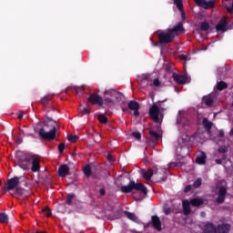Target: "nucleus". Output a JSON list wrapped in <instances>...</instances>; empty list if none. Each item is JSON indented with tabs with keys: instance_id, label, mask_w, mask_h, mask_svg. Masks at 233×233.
Segmentation results:
<instances>
[{
	"instance_id": "obj_1",
	"label": "nucleus",
	"mask_w": 233,
	"mask_h": 233,
	"mask_svg": "<svg viewBox=\"0 0 233 233\" xmlns=\"http://www.w3.org/2000/svg\"><path fill=\"white\" fill-rule=\"evenodd\" d=\"M44 125V127L39 129L38 136L47 141L56 139V136H57V122L48 118V116H45Z\"/></svg>"
},
{
	"instance_id": "obj_2",
	"label": "nucleus",
	"mask_w": 233,
	"mask_h": 233,
	"mask_svg": "<svg viewBox=\"0 0 233 233\" xmlns=\"http://www.w3.org/2000/svg\"><path fill=\"white\" fill-rule=\"evenodd\" d=\"M121 190L125 194H128V192H132V190H137V191L141 192L139 197H137L136 195L134 196L136 201H141V199H144V198H146L147 194H148V189L147 188V187H145V185H143L141 183L136 184V182H134V181H130L127 186H122Z\"/></svg>"
},
{
	"instance_id": "obj_3",
	"label": "nucleus",
	"mask_w": 233,
	"mask_h": 233,
	"mask_svg": "<svg viewBox=\"0 0 233 233\" xmlns=\"http://www.w3.org/2000/svg\"><path fill=\"white\" fill-rule=\"evenodd\" d=\"M183 33V25L177 24L171 29H167V32H162L158 34V37L160 39V43H171L174 41V37L176 35H179V34Z\"/></svg>"
},
{
	"instance_id": "obj_4",
	"label": "nucleus",
	"mask_w": 233,
	"mask_h": 233,
	"mask_svg": "<svg viewBox=\"0 0 233 233\" xmlns=\"http://www.w3.org/2000/svg\"><path fill=\"white\" fill-rule=\"evenodd\" d=\"M105 105H117L123 101L124 96L115 88L106 89L103 93Z\"/></svg>"
},
{
	"instance_id": "obj_5",
	"label": "nucleus",
	"mask_w": 233,
	"mask_h": 233,
	"mask_svg": "<svg viewBox=\"0 0 233 233\" xmlns=\"http://www.w3.org/2000/svg\"><path fill=\"white\" fill-rule=\"evenodd\" d=\"M15 161L23 170H30V155L25 151H16Z\"/></svg>"
},
{
	"instance_id": "obj_6",
	"label": "nucleus",
	"mask_w": 233,
	"mask_h": 233,
	"mask_svg": "<svg viewBox=\"0 0 233 233\" xmlns=\"http://www.w3.org/2000/svg\"><path fill=\"white\" fill-rule=\"evenodd\" d=\"M176 150L177 154H179V156H181L182 157H185V156H188V136L182 135V137L178 138Z\"/></svg>"
},
{
	"instance_id": "obj_7",
	"label": "nucleus",
	"mask_w": 233,
	"mask_h": 233,
	"mask_svg": "<svg viewBox=\"0 0 233 233\" xmlns=\"http://www.w3.org/2000/svg\"><path fill=\"white\" fill-rule=\"evenodd\" d=\"M167 172H168L167 169L162 168H157L155 170H152V168H148L147 170L140 169V175L142 176V177H144V179H147V181H150L152 176L156 174L158 176L159 179H163V177L161 176H165Z\"/></svg>"
},
{
	"instance_id": "obj_8",
	"label": "nucleus",
	"mask_w": 233,
	"mask_h": 233,
	"mask_svg": "<svg viewBox=\"0 0 233 233\" xmlns=\"http://www.w3.org/2000/svg\"><path fill=\"white\" fill-rule=\"evenodd\" d=\"M229 230L230 226L228 224L220 225L218 228L210 223L204 226V233H228Z\"/></svg>"
},
{
	"instance_id": "obj_9",
	"label": "nucleus",
	"mask_w": 233,
	"mask_h": 233,
	"mask_svg": "<svg viewBox=\"0 0 233 233\" xmlns=\"http://www.w3.org/2000/svg\"><path fill=\"white\" fill-rule=\"evenodd\" d=\"M149 114L155 123H161L163 121V108H159L157 106L153 105L149 109Z\"/></svg>"
},
{
	"instance_id": "obj_10",
	"label": "nucleus",
	"mask_w": 233,
	"mask_h": 233,
	"mask_svg": "<svg viewBox=\"0 0 233 233\" xmlns=\"http://www.w3.org/2000/svg\"><path fill=\"white\" fill-rule=\"evenodd\" d=\"M140 85L143 86H147L148 85L149 86H154L155 88H159L161 86V81L158 80V78H155L153 82L150 80L149 75H144L142 76Z\"/></svg>"
},
{
	"instance_id": "obj_11",
	"label": "nucleus",
	"mask_w": 233,
	"mask_h": 233,
	"mask_svg": "<svg viewBox=\"0 0 233 233\" xmlns=\"http://www.w3.org/2000/svg\"><path fill=\"white\" fill-rule=\"evenodd\" d=\"M31 163V172H40L41 170V158L37 155H31L30 157Z\"/></svg>"
},
{
	"instance_id": "obj_12",
	"label": "nucleus",
	"mask_w": 233,
	"mask_h": 233,
	"mask_svg": "<svg viewBox=\"0 0 233 233\" xmlns=\"http://www.w3.org/2000/svg\"><path fill=\"white\" fill-rule=\"evenodd\" d=\"M87 101L91 103V105H99V106H103V105H105V100H103V97L97 94H92L87 98Z\"/></svg>"
},
{
	"instance_id": "obj_13",
	"label": "nucleus",
	"mask_w": 233,
	"mask_h": 233,
	"mask_svg": "<svg viewBox=\"0 0 233 233\" xmlns=\"http://www.w3.org/2000/svg\"><path fill=\"white\" fill-rule=\"evenodd\" d=\"M19 187V177H14L12 178L7 179L6 188L7 190H14Z\"/></svg>"
},
{
	"instance_id": "obj_14",
	"label": "nucleus",
	"mask_w": 233,
	"mask_h": 233,
	"mask_svg": "<svg viewBox=\"0 0 233 233\" xmlns=\"http://www.w3.org/2000/svg\"><path fill=\"white\" fill-rule=\"evenodd\" d=\"M173 79L178 85H185V83H190V78L187 75H177L176 73L173 74Z\"/></svg>"
},
{
	"instance_id": "obj_15",
	"label": "nucleus",
	"mask_w": 233,
	"mask_h": 233,
	"mask_svg": "<svg viewBox=\"0 0 233 233\" xmlns=\"http://www.w3.org/2000/svg\"><path fill=\"white\" fill-rule=\"evenodd\" d=\"M198 6H201L202 8H212L214 6V1H207V0H194Z\"/></svg>"
},
{
	"instance_id": "obj_16",
	"label": "nucleus",
	"mask_w": 233,
	"mask_h": 233,
	"mask_svg": "<svg viewBox=\"0 0 233 233\" xmlns=\"http://www.w3.org/2000/svg\"><path fill=\"white\" fill-rule=\"evenodd\" d=\"M217 32H220L223 34V32H227V17H223L219 23L216 26Z\"/></svg>"
},
{
	"instance_id": "obj_17",
	"label": "nucleus",
	"mask_w": 233,
	"mask_h": 233,
	"mask_svg": "<svg viewBox=\"0 0 233 233\" xmlns=\"http://www.w3.org/2000/svg\"><path fill=\"white\" fill-rule=\"evenodd\" d=\"M225 196H227V187H225V186H222L219 187L217 202L223 203V201H225Z\"/></svg>"
},
{
	"instance_id": "obj_18",
	"label": "nucleus",
	"mask_w": 233,
	"mask_h": 233,
	"mask_svg": "<svg viewBox=\"0 0 233 233\" xmlns=\"http://www.w3.org/2000/svg\"><path fill=\"white\" fill-rule=\"evenodd\" d=\"M69 172L70 167H68L66 165H62L58 167V176H60V177H66Z\"/></svg>"
},
{
	"instance_id": "obj_19",
	"label": "nucleus",
	"mask_w": 233,
	"mask_h": 233,
	"mask_svg": "<svg viewBox=\"0 0 233 233\" xmlns=\"http://www.w3.org/2000/svg\"><path fill=\"white\" fill-rule=\"evenodd\" d=\"M152 225L156 230L160 231L161 230V220L157 216H152L151 217Z\"/></svg>"
},
{
	"instance_id": "obj_20",
	"label": "nucleus",
	"mask_w": 233,
	"mask_h": 233,
	"mask_svg": "<svg viewBox=\"0 0 233 233\" xmlns=\"http://www.w3.org/2000/svg\"><path fill=\"white\" fill-rule=\"evenodd\" d=\"M207 161V155L205 153H200L197 158H196V163H198V165H205Z\"/></svg>"
},
{
	"instance_id": "obj_21",
	"label": "nucleus",
	"mask_w": 233,
	"mask_h": 233,
	"mask_svg": "<svg viewBox=\"0 0 233 233\" xmlns=\"http://www.w3.org/2000/svg\"><path fill=\"white\" fill-rule=\"evenodd\" d=\"M28 177L26 176H21V177H18V185H20V187H28Z\"/></svg>"
},
{
	"instance_id": "obj_22",
	"label": "nucleus",
	"mask_w": 233,
	"mask_h": 233,
	"mask_svg": "<svg viewBox=\"0 0 233 233\" xmlns=\"http://www.w3.org/2000/svg\"><path fill=\"white\" fill-rule=\"evenodd\" d=\"M222 3L225 5V7L227 8L228 12H229V14L233 15L232 0H223Z\"/></svg>"
},
{
	"instance_id": "obj_23",
	"label": "nucleus",
	"mask_w": 233,
	"mask_h": 233,
	"mask_svg": "<svg viewBox=\"0 0 233 233\" xmlns=\"http://www.w3.org/2000/svg\"><path fill=\"white\" fill-rule=\"evenodd\" d=\"M190 205H191V203L188 200H184L182 202V207H183V209H184V214L186 216H188V214H190Z\"/></svg>"
},
{
	"instance_id": "obj_24",
	"label": "nucleus",
	"mask_w": 233,
	"mask_h": 233,
	"mask_svg": "<svg viewBox=\"0 0 233 233\" xmlns=\"http://www.w3.org/2000/svg\"><path fill=\"white\" fill-rule=\"evenodd\" d=\"M190 203L192 205V207H199L201 205H203V203H205V200H203V198H193L190 200Z\"/></svg>"
},
{
	"instance_id": "obj_25",
	"label": "nucleus",
	"mask_w": 233,
	"mask_h": 233,
	"mask_svg": "<svg viewBox=\"0 0 233 233\" xmlns=\"http://www.w3.org/2000/svg\"><path fill=\"white\" fill-rule=\"evenodd\" d=\"M125 214H126L127 218L128 219H130L131 221H135V223H137V221H139V219L137 218V216H136V214L130 213L128 211H125Z\"/></svg>"
},
{
	"instance_id": "obj_26",
	"label": "nucleus",
	"mask_w": 233,
	"mask_h": 233,
	"mask_svg": "<svg viewBox=\"0 0 233 233\" xmlns=\"http://www.w3.org/2000/svg\"><path fill=\"white\" fill-rule=\"evenodd\" d=\"M202 101L207 105V106H212V104L214 103V98H212V96H204Z\"/></svg>"
},
{
	"instance_id": "obj_27",
	"label": "nucleus",
	"mask_w": 233,
	"mask_h": 233,
	"mask_svg": "<svg viewBox=\"0 0 233 233\" xmlns=\"http://www.w3.org/2000/svg\"><path fill=\"white\" fill-rule=\"evenodd\" d=\"M8 215H6V213H0V223L4 225H8Z\"/></svg>"
},
{
	"instance_id": "obj_28",
	"label": "nucleus",
	"mask_w": 233,
	"mask_h": 233,
	"mask_svg": "<svg viewBox=\"0 0 233 233\" xmlns=\"http://www.w3.org/2000/svg\"><path fill=\"white\" fill-rule=\"evenodd\" d=\"M18 136H20V137H25V136H30V129L26 127L20 129Z\"/></svg>"
},
{
	"instance_id": "obj_29",
	"label": "nucleus",
	"mask_w": 233,
	"mask_h": 233,
	"mask_svg": "<svg viewBox=\"0 0 233 233\" xmlns=\"http://www.w3.org/2000/svg\"><path fill=\"white\" fill-rule=\"evenodd\" d=\"M203 125L208 132V134H210V128H212V123L208 121V119L204 118Z\"/></svg>"
},
{
	"instance_id": "obj_30",
	"label": "nucleus",
	"mask_w": 233,
	"mask_h": 233,
	"mask_svg": "<svg viewBox=\"0 0 233 233\" xmlns=\"http://www.w3.org/2000/svg\"><path fill=\"white\" fill-rule=\"evenodd\" d=\"M129 110H139V104L136 101H130L128 103Z\"/></svg>"
},
{
	"instance_id": "obj_31",
	"label": "nucleus",
	"mask_w": 233,
	"mask_h": 233,
	"mask_svg": "<svg viewBox=\"0 0 233 233\" xmlns=\"http://www.w3.org/2000/svg\"><path fill=\"white\" fill-rule=\"evenodd\" d=\"M149 136L153 141H157L161 137V134L155 132L154 130H149Z\"/></svg>"
},
{
	"instance_id": "obj_32",
	"label": "nucleus",
	"mask_w": 233,
	"mask_h": 233,
	"mask_svg": "<svg viewBox=\"0 0 233 233\" xmlns=\"http://www.w3.org/2000/svg\"><path fill=\"white\" fill-rule=\"evenodd\" d=\"M185 116H187V111L179 110L178 115L177 116V123H181V120L183 119V117H185Z\"/></svg>"
},
{
	"instance_id": "obj_33",
	"label": "nucleus",
	"mask_w": 233,
	"mask_h": 233,
	"mask_svg": "<svg viewBox=\"0 0 233 233\" xmlns=\"http://www.w3.org/2000/svg\"><path fill=\"white\" fill-rule=\"evenodd\" d=\"M174 4L178 8V10H180V12L183 10V1H181V0H174Z\"/></svg>"
},
{
	"instance_id": "obj_34",
	"label": "nucleus",
	"mask_w": 233,
	"mask_h": 233,
	"mask_svg": "<svg viewBox=\"0 0 233 233\" xmlns=\"http://www.w3.org/2000/svg\"><path fill=\"white\" fill-rule=\"evenodd\" d=\"M42 212H43L44 216H46V218H50L52 216V211L48 208H45L42 210Z\"/></svg>"
},
{
	"instance_id": "obj_35",
	"label": "nucleus",
	"mask_w": 233,
	"mask_h": 233,
	"mask_svg": "<svg viewBox=\"0 0 233 233\" xmlns=\"http://www.w3.org/2000/svg\"><path fill=\"white\" fill-rule=\"evenodd\" d=\"M83 170H84V174H85L86 176H87V177L92 174V169L90 168V166H86V167L83 168Z\"/></svg>"
},
{
	"instance_id": "obj_36",
	"label": "nucleus",
	"mask_w": 233,
	"mask_h": 233,
	"mask_svg": "<svg viewBox=\"0 0 233 233\" xmlns=\"http://www.w3.org/2000/svg\"><path fill=\"white\" fill-rule=\"evenodd\" d=\"M68 141H70V143H76V141H77V139H79V137L77 136H74V135H71L67 137Z\"/></svg>"
},
{
	"instance_id": "obj_37",
	"label": "nucleus",
	"mask_w": 233,
	"mask_h": 233,
	"mask_svg": "<svg viewBox=\"0 0 233 233\" xmlns=\"http://www.w3.org/2000/svg\"><path fill=\"white\" fill-rule=\"evenodd\" d=\"M201 30H204L205 32H207V30H208V28H210V25H208V23H202L201 26H200Z\"/></svg>"
},
{
	"instance_id": "obj_38",
	"label": "nucleus",
	"mask_w": 233,
	"mask_h": 233,
	"mask_svg": "<svg viewBox=\"0 0 233 233\" xmlns=\"http://www.w3.org/2000/svg\"><path fill=\"white\" fill-rule=\"evenodd\" d=\"M224 88H227V83L225 82H219L218 84V90H224Z\"/></svg>"
},
{
	"instance_id": "obj_39",
	"label": "nucleus",
	"mask_w": 233,
	"mask_h": 233,
	"mask_svg": "<svg viewBox=\"0 0 233 233\" xmlns=\"http://www.w3.org/2000/svg\"><path fill=\"white\" fill-rule=\"evenodd\" d=\"M98 120L100 121V123H106V121H108L106 116H105L104 115H99L98 116Z\"/></svg>"
},
{
	"instance_id": "obj_40",
	"label": "nucleus",
	"mask_w": 233,
	"mask_h": 233,
	"mask_svg": "<svg viewBox=\"0 0 233 233\" xmlns=\"http://www.w3.org/2000/svg\"><path fill=\"white\" fill-rule=\"evenodd\" d=\"M79 111L81 112V114H90V110L88 108L86 107H80Z\"/></svg>"
},
{
	"instance_id": "obj_41",
	"label": "nucleus",
	"mask_w": 233,
	"mask_h": 233,
	"mask_svg": "<svg viewBox=\"0 0 233 233\" xmlns=\"http://www.w3.org/2000/svg\"><path fill=\"white\" fill-rule=\"evenodd\" d=\"M15 143L16 145H21V143H23V137L18 135V137L15 138Z\"/></svg>"
},
{
	"instance_id": "obj_42",
	"label": "nucleus",
	"mask_w": 233,
	"mask_h": 233,
	"mask_svg": "<svg viewBox=\"0 0 233 233\" xmlns=\"http://www.w3.org/2000/svg\"><path fill=\"white\" fill-rule=\"evenodd\" d=\"M200 186H201V178H198V179H197V180L195 181L194 187H195V188H198V187H200Z\"/></svg>"
},
{
	"instance_id": "obj_43",
	"label": "nucleus",
	"mask_w": 233,
	"mask_h": 233,
	"mask_svg": "<svg viewBox=\"0 0 233 233\" xmlns=\"http://www.w3.org/2000/svg\"><path fill=\"white\" fill-rule=\"evenodd\" d=\"M72 199H74V195H68L67 196V200H66L67 205L72 204Z\"/></svg>"
},
{
	"instance_id": "obj_44",
	"label": "nucleus",
	"mask_w": 233,
	"mask_h": 233,
	"mask_svg": "<svg viewBox=\"0 0 233 233\" xmlns=\"http://www.w3.org/2000/svg\"><path fill=\"white\" fill-rule=\"evenodd\" d=\"M133 137H135V139H141V134L139 132H135L133 133Z\"/></svg>"
},
{
	"instance_id": "obj_45",
	"label": "nucleus",
	"mask_w": 233,
	"mask_h": 233,
	"mask_svg": "<svg viewBox=\"0 0 233 233\" xmlns=\"http://www.w3.org/2000/svg\"><path fill=\"white\" fill-rule=\"evenodd\" d=\"M218 152H220V154H225L227 152V147H219Z\"/></svg>"
},
{
	"instance_id": "obj_46",
	"label": "nucleus",
	"mask_w": 233,
	"mask_h": 233,
	"mask_svg": "<svg viewBox=\"0 0 233 233\" xmlns=\"http://www.w3.org/2000/svg\"><path fill=\"white\" fill-rule=\"evenodd\" d=\"M58 150H59L60 153H62L65 150V144H63V143L60 144L58 146Z\"/></svg>"
},
{
	"instance_id": "obj_47",
	"label": "nucleus",
	"mask_w": 233,
	"mask_h": 233,
	"mask_svg": "<svg viewBox=\"0 0 233 233\" xmlns=\"http://www.w3.org/2000/svg\"><path fill=\"white\" fill-rule=\"evenodd\" d=\"M179 59H182V60H188V56H185V55H180L179 56Z\"/></svg>"
},
{
	"instance_id": "obj_48",
	"label": "nucleus",
	"mask_w": 233,
	"mask_h": 233,
	"mask_svg": "<svg viewBox=\"0 0 233 233\" xmlns=\"http://www.w3.org/2000/svg\"><path fill=\"white\" fill-rule=\"evenodd\" d=\"M164 212H165V214H166L167 216H168V214H170L172 211L170 210V208H166L164 209Z\"/></svg>"
},
{
	"instance_id": "obj_49",
	"label": "nucleus",
	"mask_w": 233,
	"mask_h": 233,
	"mask_svg": "<svg viewBox=\"0 0 233 233\" xmlns=\"http://www.w3.org/2000/svg\"><path fill=\"white\" fill-rule=\"evenodd\" d=\"M168 167H169V168L172 167H177V163L171 162V163L168 164Z\"/></svg>"
},
{
	"instance_id": "obj_50",
	"label": "nucleus",
	"mask_w": 233,
	"mask_h": 233,
	"mask_svg": "<svg viewBox=\"0 0 233 233\" xmlns=\"http://www.w3.org/2000/svg\"><path fill=\"white\" fill-rule=\"evenodd\" d=\"M190 190H192V186L186 187L185 192H190Z\"/></svg>"
},
{
	"instance_id": "obj_51",
	"label": "nucleus",
	"mask_w": 233,
	"mask_h": 233,
	"mask_svg": "<svg viewBox=\"0 0 233 233\" xmlns=\"http://www.w3.org/2000/svg\"><path fill=\"white\" fill-rule=\"evenodd\" d=\"M134 116H136V117H137V116H139V109L134 110Z\"/></svg>"
},
{
	"instance_id": "obj_52",
	"label": "nucleus",
	"mask_w": 233,
	"mask_h": 233,
	"mask_svg": "<svg viewBox=\"0 0 233 233\" xmlns=\"http://www.w3.org/2000/svg\"><path fill=\"white\" fill-rule=\"evenodd\" d=\"M107 159L108 161L112 162L114 161V157H112V155H107Z\"/></svg>"
},
{
	"instance_id": "obj_53",
	"label": "nucleus",
	"mask_w": 233,
	"mask_h": 233,
	"mask_svg": "<svg viewBox=\"0 0 233 233\" xmlns=\"http://www.w3.org/2000/svg\"><path fill=\"white\" fill-rule=\"evenodd\" d=\"M76 94H79V92H83V87H77L76 88Z\"/></svg>"
},
{
	"instance_id": "obj_54",
	"label": "nucleus",
	"mask_w": 233,
	"mask_h": 233,
	"mask_svg": "<svg viewBox=\"0 0 233 233\" xmlns=\"http://www.w3.org/2000/svg\"><path fill=\"white\" fill-rule=\"evenodd\" d=\"M218 134H219L220 137H223V136H225V132L223 130H219Z\"/></svg>"
},
{
	"instance_id": "obj_55",
	"label": "nucleus",
	"mask_w": 233,
	"mask_h": 233,
	"mask_svg": "<svg viewBox=\"0 0 233 233\" xmlns=\"http://www.w3.org/2000/svg\"><path fill=\"white\" fill-rule=\"evenodd\" d=\"M23 117H24V113L18 114V116H17L18 119H23Z\"/></svg>"
},
{
	"instance_id": "obj_56",
	"label": "nucleus",
	"mask_w": 233,
	"mask_h": 233,
	"mask_svg": "<svg viewBox=\"0 0 233 233\" xmlns=\"http://www.w3.org/2000/svg\"><path fill=\"white\" fill-rule=\"evenodd\" d=\"M100 194H101V196H105V189L104 188L100 189Z\"/></svg>"
},
{
	"instance_id": "obj_57",
	"label": "nucleus",
	"mask_w": 233,
	"mask_h": 233,
	"mask_svg": "<svg viewBox=\"0 0 233 233\" xmlns=\"http://www.w3.org/2000/svg\"><path fill=\"white\" fill-rule=\"evenodd\" d=\"M221 159H216V163H217V165H221Z\"/></svg>"
},
{
	"instance_id": "obj_58",
	"label": "nucleus",
	"mask_w": 233,
	"mask_h": 233,
	"mask_svg": "<svg viewBox=\"0 0 233 233\" xmlns=\"http://www.w3.org/2000/svg\"><path fill=\"white\" fill-rule=\"evenodd\" d=\"M229 135L233 136V128L229 131Z\"/></svg>"
},
{
	"instance_id": "obj_59",
	"label": "nucleus",
	"mask_w": 233,
	"mask_h": 233,
	"mask_svg": "<svg viewBox=\"0 0 233 233\" xmlns=\"http://www.w3.org/2000/svg\"><path fill=\"white\" fill-rule=\"evenodd\" d=\"M43 101L44 102L48 101V97H44Z\"/></svg>"
},
{
	"instance_id": "obj_60",
	"label": "nucleus",
	"mask_w": 233,
	"mask_h": 233,
	"mask_svg": "<svg viewBox=\"0 0 233 233\" xmlns=\"http://www.w3.org/2000/svg\"><path fill=\"white\" fill-rule=\"evenodd\" d=\"M220 183H221L222 185H225V181H224V180H222Z\"/></svg>"
},
{
	"instance_id": "obj_61",
	"label": "nucleus",
	"mask_w": 233,
	"mask_h": 233,
	"mask_svg": "<svg viewBox=\"0 0 233 233\" xmlns=\"http://www.w3.org/2000/svg\"><path fill=\"white\" fill-rule=\"evenodd\" d=\"M24 199H25V200H28V197H25Z\"/></svg>"
},
{
	"instance_id": "obj_62",
	"label": "nucleus",
	"mask_w": 233,
	"mask_h": 233,
	"mask_svg": "<svg viewBox=\"0 0 233 233\" xmlns=\"http://www.w3.org/2000/svg\"><path fill=\"white\" fill-rule=\"evenodd\" d=\"M16 192L19 193V188L16 189Z\"/></svg>"
},
{
	"instance_id": "obj_63",
	"label": "nucleus",
	"mask_w": 233,
	"mask_h": 233,
	"mask_svg": "<svg viewBox=\"0 0 233 233\" xmlns=\"http://www.w3.org/2000/svg\"><path fill=\"white\" fill-rule=\"evenodd\" d=\"M35 130H37V127H34Z\"/></svg>"
},
{
	"instance_id": "obj_64",
	"label": "nucleus",
	"mask_w": 233,
	"mask_h": 233,
	"mask_svg": "<svg viewBox=\"0 0 233 233\" xmlns=\"http://www.w3.org/2000/svg\"><path fill=\"white\" fill-rule=\"evenodd\" d=\"M0 185H1V181H0Z\"/></svg>"
}]
</instances>
